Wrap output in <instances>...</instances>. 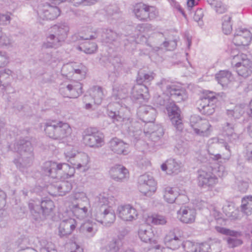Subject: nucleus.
I'll return each mask as SVG.
<instances>
[{"label":"nucleus","instance_id":"ddd939ff","mask_svg":"<svg viewBox=\"0 0 252 252\" xmlns=\"http://www.w3.org/2000/svg\"><path fill=\"white\" fill-rule=\"evenodd\" d=\"M139 190L147 196H150L156 190V183L149 174L141 175L138 179Z\"/></svg>","mask_w":252,"mask_h":252},{"label":"nucleus","instance_id":"69168bd1","mask_svg":"<svg viewBox=\"0 0 252 252\" xmlns=\"http://www.w3.org/2000/svg\"><path fill=\"white\" fill-rule=\"evenodd\" d=\"M7 58L5 52H0V67L6 65L7 63Z\"/></svg>","mask_w":252,"mask_h":252},{"label":"nucleus","instance_id":"79ce46f5","mask_svg":"<svg viewBox=\"0 0 252 252\" xmlns=\"http://www.w3.org/2000/svg\"><path fill=\"white\" fill-rule=\"evenodd\" d=\"M76 158L77 163L75 164V167L78 169L83 168V171H85L87 165L89 162V158L88 155L83 153L79 154Z\"/></svg>","mask_w":252,"mask_h":252},{"label":"nucleus","instance_id":"4c0bfd02","mask_svg":"<svg viewBox=\"0 0 252 252\" xmlns=\"http://www.w3.org/2000/svg\"><path fill=\"white\" fill-rule=\"evenodd\" d=\"M98 36V30L93 28H86L80 33L79 39L93 40Z\"/></svg>","mask_w":252,"mask_h":252},{"label":"nucleus","instance_id":"338daca9","mask_svg":"<svg viewBox=\"0 0 252 252\" xmlns=\"http://www.w3.org/2000/svg\"><path fill=\"white\" fill-rule=\"evenodd\" d=\"M149 132L150 133L151 137H154L157 135L158 138L162 136L164 134L163 129L161 127H158L157 131L151 130Z\"/></svg>","mask_w":252,"mask_h":252},{"label":"nucleus","instance_id":"4d7b16f0","mask_svg":"<svg viewBox=\"0 0 252 252\" xmlns=\"http://www.w3.org/2000/svg\"><path fill=\"white\" fill-rule=\"evenodd\" d=\"M97 49V46L95 43L92 42L89 44V46H85L83 51L86 54H93Z\"/></svg>","mask_w":252,"mask_h":252},{"label":"nucleus","instance_id":"aec40b11","mask_svg":"<svg viewBox=\"0 0 252 252\" xmlns=\"http://www.w3.org/2000/svg\"><path fill=\"white\" fill-rule=\"evenodd\" d=\"M177 218L180 221L187 224H191L195 221L196 210L188 207H182L177 211Z\"/></svg>","mask_w":252,"mask_h":252},{"label":"nucleus","instance_id":"6e6d98bb","mask_svg":"<svg viewBox=\"0 0 252 252\" xmlns=\"http://www.w3.org/2000/svg\"><path fill=\"white\" fill-rule=\"evenodd\" d=\"M11 18L9 13L0 14V25H7L10 24Z\"/></svg>","mask_w":252,"mask_h":252},{"label":"nucleus","instance_id":"680f3d73","mask_svg":"<svg viewBox=\"0 0 252 252\" xmlns=\"http://www.w3.org/2000/svg\"><path fill=\"white\" fill-rule=\"evenodd\" d=\"M203 15L202 9H198L195 11L193 18L195 21L198 22L202 19Z\"/></svg>","mask_w":252,"mask_h":252},{"label":"nucleus","instance_id":"9d476101","mask_svg":"<svg viewBox=\"0 0 252 252\" xmlns=\"http://www.w3.org/2000/svg\"><path fill=\"white\" fill-rule=\"evenodd\" d=\"M59 91L63 97L77 98L82 93V85L77 81L65 82L60 85Z\"/></svg>","mask_w":252,"mask_h":252},{"label":"nucleus","instance_id":"423d86ee","mask_svg":"<svg viewBox=\"0 0 252 252\" xmlns=\"http://www.w3.org/2000/svg\"><path fill=\"white\" fill-rule=\"evenodd\" d=\"M42 171L45 175L52 178L67 179L74 175L75 167L65 163H57L56 162L47 161L42 166Z\"/></svg>","mask_w":252,"mask_h":252},{"label":"nucleus","instance_id":"49530a36","mask_svg":"<svg viewBox=\"0 0 252 252\" xmlns=\"http://www.w3.org/2000/svg\"><path fill=\"white\" fill-rule=\"evenodd\" d=\"M231 17L226 15L222 18V29L225 34H230L232 31V24L231 22Z\"/></svg>","mask_w":252,"mask_h":252},{"label":"nucleus","instance_id":"2eb2a0df","mask_svg":"<svg viewBox=\"0 0 252 252\" xmlns=\"http://www.w3.org/2000/svg\"><path fill=\"white\" fill-rule=\"evenodd\" d=\"M166 108L172 125L177 131H182L184 128V125L179 107L173 103H170Z\"/></svg>","mask_w":252,"mask_h":252},{"label":"nucleus","instance_id":"1a4fd4ad","mask_svg":"<svg viewBox=\"0 0 252 252\" xmlns=\"http://www.w3.org/2000/svg\"><path fill=\"white\" fill-rule=\"evenodd\" d=\"M84 143L90 147L98 148L104 144L103 133L95 127L86 128L83 132Z\"/></svg>","mask_w":252,"mask_h":252},{"label":"nucleus","instance_id":"5701e85b","mask_svg":"<svg viewBox=\"0 0 252 252\" xmlns=\"http://www.w3.org/2000/svg\"><path fill=\"white\" fill-rule=\"evenodd\" d=\"M139 238L144 242L156 244L157 240L150 226L141 225L138 231Z\"/></svg>","mask_w":252,"mask_h":252},{"label":"nucleus","instance_id":"ea45409f","mask_svg":"<svg viewBox=\"0 0 252 252\" xmlns=\"http://www.w3.org/2000/svg\"><path fill=\"white\" fill-rule=\"evenodd\" d=\"M242 211L249 216L252 213V195L246 196L243 198L241 205Z\"/></svg>","mask_w":252,"mask_h":252},{"label":"nucleus","instance_id":"c9c22d12","mask_svg":"<svg viewBox=\"0 0 252 252\" xmlns=\"http://www.w3.org/2000/svg\"><path fill=\"white\" fill-rule=\"evenodd\" d=\"M123 246L122 240L119 237H116L112 238L104 247V249L107 252H118Z\"/></svg>","mask_w":252,"mask_h":252},{"label":"nucleus","instance_id":"f3484780","mask_svg":"<svg viewBox=\"0 0 252 252\" xmlns=\"http://www.w3.org/2000/svg\"><path fill=\"white\" fill-rule=\"evenodd\" d=\"M179 229H174L169 231L165 236L164 241L165 245L172 250L178 249L180 245H182V240Z\"/></svg>","mask_w":252,"mask_h":252},{"label":"nucleus","instance_id":"c03bdc74","mask_svg":"<svg viewBox=\"0 0 252 252\" xmlns=\"http://www.w3.org/2000/svg\"><path fill=\"white\" fill-rule=\"evenodd\" d=\"M71 205L75 203L78 204H88V199L85 193L83 192H78L74 193L72 197Z\"/></svg>","mask_w":252,"mask_h":252},{"label":"nucleus","instance_id":"f257e3e1","mask_svg":"<svg viewBox=\"0 0 252 252\" xmlns=\"http://www.w3.org/2000/svg\"><path fill=\"white\" fill-rule=\"evenodd\" d=\"M132 86L127 83L116 84L113 86L111 96V102L107 106V114L114 123H121L122 125L127 126L129 131L132 130L129 125L131 123L130 112L126 108L122 107L120 102L127 97Z\"/></svg>","mask_w":252,"mask_h":252},{"label":"nucleus","instance_id":"4be33fe9","mask_svg":"<svg viewBox=\"0 0 252 252\" xmlns=\"http://www.w3.org/2000/svg\"><path fill=\"white\" fill-rule=\"evenodd\" d=\"M252 39L251 32L247 29L237 30L234 35L233 42L236 46H247Z\"/></svg>","mask_w":252,"mask_h":252},{"label":"nucleus","instance_id":"f03ea898","mask_svg":"<svg viewBox=\"0 0 252 252\" xmlns=\"http://www.w3.org/2000/svg\"><path fill=\"white\" fill-rule=\"evenodd\" d=\"M162 92L161 95L156 94L153 98L155 105L164 106L168 103L169 98L176 102H181L188 98L186 91L180 86L175 84L169 79L162 78L157 83Z\"/></svg>","mask_w":252,"mask_h":252},{"label":"nucleus","instance_id":"09e8293b","mask_svg":"<svg viewBox=\"0 0 252 252\" xmlns=\"http://www.w3.org/2000/svg\"><path fill=\"white\" fill-rule=\"evenodd\" d=\"M148 220L154 225H164L167 222L166 218L164 216L159 215L149 217Z\"/></svg>","mask_w":252,"mask_h":252},{"label":"nucleus","instance_id":"393cba45","mask_svg":"<svg viewBox=\"0 0 252 252\" xmlns=\"http://www.w3.org/2000/svg\"><path fill=\"white\" fill-rule=\"evenodd\" d=\"M111 177L116 181L124 182L128 177V170L121 165H116L110 170Z\"/></svg>","mask_w":252,"mask_h":252},{"label":"nucleus","instance_id":"39448f33","mask_svg":"<svg viewBox=\"0 0 252 252\" xmlns=\"http://www.w3.org/2000/svg\"><path fill=\"white\" fill-rule=\"evenodd\" d=\"M43 127L46 135L54 140H63L72 132L68 124L60 121L48 120L43 124Z\"/></svg>","mask_w":252,"mask_h":252},{"label":"nucleus","instance_id":"473e14b6","mask_svg":"<svg viewBox=\"0 0 252 252\" xmlns=\"http://www.w3.org/2000/svg\"><path fill=\"white\" fill-rule=\"evenodd\" d=\"M80 229L87 237L92 238L97 232V227L95 222L88 221L81 225Z\"/></svg>","mask_w":252,"mask_h":252},{"label":"nucleus","instance_id":"37998d69","mask_svg":"<svg viewBox=\"0 0 252 252\" xmlns=\"http://www.w3.org/2000/svg\"><path fill=\"white\" fill-rule=\"evenodd\" d=\"M142 86L136 85L132 86L130 92V97L131 99H139L143 97V93H147Z\"/></svg>","mask_w":252,"mask_h":252},{"label":"nucleus","instance_id":"a18cd8bd","mask_svg":"<svg viewBox=\"0 0 252 252\" xmlns=\"http://www.w3.org/2000/svg\"><path fill=\"white\" fill-rule=\"evenodd\" d=\"M207 2L219 14L223 13L227 10L226 6L220 0H207Z\"/></svg>","mask_w":252,"mask_h":252},{"label":"nucleus","instance_id":"bf43d9fd","mask_svg":"<svg viewBox=\"0 0 252 252\" xmlns=\"http://www.w3.org/2000/svg\"><path fill=\"white\" fill-rule=\"evenodd\" d=\"M239 190L242 192H245L248 189V183L243 181L238 180L236 182Z\"/></svg>","mask_w":252,"mask_h":252},{"label":"nucleus","instance_id":"864d4df0","mask_svg":"<svg viewBox=\"0 0 252 252\" xmlns=\"http://www.w3.org/2000/svg\"><path fill=\"white\" fill-rule=\"evenodd\" d=\"M228 247L230 248H234L241 245L243 241L236 237H228L226 239Z\"/></svg>","mask_w":252,"mask_h":252},{"label":"nucleus","instance_id":"9b49d317","mask_svg":"<svg viewBox=\"0 0 252 252\" xmlns=\"http://www.w3.org/2000/svg\"><path fill=\"white\" fill-rule=\"evenodd\" d=\"M133 12L136 17L142 21L152 20L158 15L155 7L150 6L143 3L137 4L134 7Z\"/></svg>","mask_w":252,"mask_h":252},{"label":"nucleus","instance_id":"20e7f679","mask_svg":"<svg viewBox=\"0 0 252 252\" xmlns=\"http://www.w3.org/2000/svg\"><path fill=\"white\" fill-rule=\"evenodd\" d=\"M13 151L18 154L14 162L20 170L31 166L34 159L33 149L31 142L26 139H20L13 145Z\"/></svg>","mask_w":252,"mask_h":252},{"label":"nucleus","instance_id":"a19ab883","mask_svg":"<svg viewBox=\"0 0 252 252\" xmlns=\"http://www.w3.org/2000/svg\"><path fill=\"white\" fill-rule=\"evenodd\" d=\"M101 36L103 42L111 43L117 39L118 34L111 29H105L103 30Z\"/></svg>","mask_w":252,"mask_h":252},{"label":"nucleus","instance_id":"c756f323","mask_svg":"<svg viewBox=\"0 0 252 252\" xmlns=\"http://www.w3.org/2000/svg\"><path fill=\"white\" fill-rule=\"evenodd\" d=\"M63 41L57 35L53 32H51L46 36V41L42 45L43 49L56 48L62 45Z\"/></svg>","mask_w":252,"mask_h":252},{"label":"nucleus","instance_id":"412c9836","mask_svg":"<svg viewBox=\"0 0 252 252\" xmlns=\"http://www.w3.org/2000/svg\"><path fill=\"white\" fill-rule=\"evenodd\" d=\"M137 113L140 119L145 123H153L157 115L156 110L150 105L140 107Z\"/></svg>","mask_w":252,"mask_h":252},{"label":"nucleus","instance_id":"f8f14e48","mask_svg":"<svg viewBox=\"0 0 252 252\" xmlns=\"http://www.w3.org/2000/svg\"><path fill=\"white\" fill-rule=\"evenodd\" d=\"M190 126L194 132L200 136H209L211 132V126L206 120H202L198 116H193L190 118Z\"/></svg>","mask_w":252,"mask_h":252},{"label":"nucleus","instance_id":"0e129e2a","mask_svg":"<svg viewBox=\"0 0 252 252\" xmlns=\"http://www.w3.org/2000/svg\"><path fill=\"white\" fill-rule=\"evenodd\" d=\"M234 125L233 124L227 123L226 126L223 127L226 135L228 136L234 132Z\"/></svg>","mask_w":252,"mask_h":252},{"label":"nucleus","instance_id":"7ed1b4c3","mask_svg":"<svg viewBox=\"0 0 252 252\" xmlns=\"http://www.w3.org/2000/svg\"><path fill=\"white\" fill-rule=\"evenodd\" d=\"M113 197L109 198L106 193L99 194L95 199L96 208L94 214L95 220L104 225L112 223L116 219L115 213L111 205Z\"/></svg>","mask_w":252,"mask_h":252},{"label":"nucleus","instance_id":"6ab92c4d","mask_svg":"<svg viewBox=\"0 0 252 252\" xmlns=\"http://www.w3.org/2000/svg\"><path fill=\"white\" fill-rule=\"evenodd\" d=\"M118 217L125 221H132L137 218L136 210L129 204L121 205L118 207Z\"/></svg>","mask_w":252,"mask_h":252},{"label":"nucleus","instance_id":"de8ad7c7","mask_svg":"<svg viewBox=\"0 0 252 252\" xmlns=\"http://www.w3.org/2000/svg\"><path fill=\"white\" fill-rule=\"evenodd\" d=\"M244 109L243 105H236L234 109L227 111V115L234 119H239L244 113Z\"/></svg>","mask_w":252,"mask_h":252},{"label":"nucleus","instance_id":"5fc2aeb1","mask_svg":"<svg viewBox=\"0 0 252 252\" xmlns=\"http://www.w3.org/2000/svg\"><path fill=\"white\" fill-rule=\"evenodd\" d=\"M244 154L246 160L252 163V143H249L245 145Z\"/></svg>","mask_w":252,"mask_h":252},{"label":"nucleus","instance_id":"72a5a7b5","mask_svg":"<svg viewBox=\"0 0 252 252\" xmlns=\"http://www.w3.org/2000/svg\"><path fill=\"white\" fill-rule=\"evenodd\" d=\"M236 69L239 76L247 78L252 73V63L251 61H245L243 64L236 66Z\"/></svg>","mask_w":252,"mask_h":252},{"label":"nucleus","instance_id":"58836bf2","mask_svg":"<svg viewBox=\"0 0 252 252\" xmlns=\"http://www.w3.org/2000/svg\"><path fill=\"white\" fill-rule=\"evenodd\" d=\"M90 95L94 100L95 104H100L105 94L102 88L99 86H94L91 90Z\"/></svg>","mask_w":252,"mask_h":252},{"label":"nucleus","instance_id":"a211bd4d","mask_svg":"<svg viewBox=\"0 0 252 252\" xmlns=\"http://www.w3.org/2000/svg\"><path fill=\"white\" fill-rule=\"evenodd\" d=\"M198 173V184L200 187H212L218 182V178L211 172L200 170Z\"/></svg>","mask_w":252,"mask_h":252},{"label":"nucleus","instance_id":"c85d7f7f","mask_svg":"<svg viewBox=\"0 0 252 252\" xmlns=\"http://www.w3.org/2000/svg\"><path fill=\"white\" fill-rule=\"evenodd\" d=\"M109 145L110 150L115 153L127 154L126 149L127 148V145L120 139L117 138L112 139L109 142Z\"/></svg>","mask_w":252,"mask_h":252},{"label":"nucleus","instance_id":"052dcab7","mask_svg":"<svg viewBox=\"0 0 252 252\" xmlns=\"http://www.w3.org/2000/svg\"><path fill=\"white\" fill-rule=\"evenodd\" d=\"M76 151L72 147L68 146L64 152V155L66 158H71L76 156Z\"/></svg>","mask_w":252,"mask_h":252},{"label":"nucleus","instance_id":"3c124183","mask_svg":"<svg viewBox=\"0 0 252 252\" xmlns=\"http://www.w3.org/2000/svg\"><path fill=\"white\" fill-rule=\"evenodd\" d=\"M216 245H210L209 244L205 243L197 244V252H220L218 251H215Z\"/></svg>","mask_w":252,"mask_h":252},{"label":"nucleus","instance_id":"2f4dec72","mask_svg":"<svg viewBox=\"0 0 252 252\" xmlns=\"http://www.w3.org/2000/svg\"><path fill=\"white\" fill-rule=\"evenodd\" d=\"M69 28L66 23H62L53 26L50 32H53L63 41L66 38Z\"/></svg>","mask_w":252,"mask_h":252},{"label":"nucleus","instance_id":"4468645a","mask_svg":"<svg viewBox=\"0 0 252 252\" xmlns=\"http://www.w3.org/2000/svg\"><path fill=\"white\" fill-rule=\"evenodd\" d=\"M37 13L40 19L53 20L60 15V10L57 6L41 4L38 6Z\"/></svg>","mask_w":252,"mask_h":252},{"label":"nucleus","instance_id":"774afa93","mask_svg":"<svg viewBox=\"0 0 252 252\" xmlns=\"http://www.w3.org/2000/svg\"><path fill=\"white\" fill-rule=\"evenodd\" d=\"M6 194L5 192L0 189V208H2L5 204Z\"/></svg>","mask_w":252,"mask_h":252},{"label":"nucleus","instance_id":"a878e982","mask_svg":"<svg viewBox=\"0 0 252 252\" xmlns=\"http://www.w3.org/2000/svg\"><path fill=\"white\" fill-rule=\"evenodd\" d=\"M182 163L174 158H169L161 165L163 171H166L168 174H177L181 171Z\"/></svg>","mask_w":252,"mask_h":252},{"label":"nucleus","instance_id":"7c9ffc66","mask_svg":"<svg viewBox=\"0 0 252 252\" xmlns=\"http://www.w3.org/2000/svg\"><path fill=\"white\" fill-rule=\"evenodd\" d=\"M12 73L11 70L7 68L0 71V88L2 90L6 92L10 87V76Z\"/></svg>","mask_w":252,"mask_h":252},{"label":"nucleus","instance_id":"e2e57ef3","mask_svg":"<svg viewBox=\"0 0 252 252\" xmlns=\"http://www.w3.org/2000/svg\"><path fill=\"white\" fill-rule=\"evenodd\" d=\"M163 46L168 50H172L176 46V42L174 40L164 41L163 43Z\"/></svg>","mask_w":252,"mask_h":252},{"label":"nucleus","instance_id":"f704fd0d","mask_svg":"<svg viewBox=\"0 0 252 252\" xmlns=\"http://www.w3.org/2000/svg\"><path fill=\"white\" fill-rule=\"evenodd\" d=\"M215 78L219 84L222 87H225L231 82L232 75L228 70H221L216 74Z\"/></svg>","mask_w":252,"mask_h":252},{"label":"nucleus","instance_id":"6e6552de","mask_svg":"<svg viewBox=\"0 0 252 252\" xmlns=\"http://www.w3.org/2000/svg\"><path fill=\"white\" fill-rule=\"evenodd\" d=\"M218 101L216 93L207 91L204 93L203 97L197 101V108L204 115H212L215 111Z\"/></svg>","mask_w":252,"mask_h":252},{"label":"nucleus","instance_id":"bb28decb","mask_svg":"<svg viewBox=\"0 0 252 252\" xmlns=\"http://www.w3.org/2000/svg\"><path fill=\"white\" fill-rule=\"evenodd\" d=\"M156 74L153 72H146L144 70H140L138 71L136 77V83L138 85L142 86L146 92H148L147 85L154 80Z\"/></svg>","mask_w":252,"mask_h":252},{"label":"nucleus","instance_id":"8fccbe9b","mask_svg":"<svg viewBox=\"0 0 252 252\" xmlns=\"http://www.w3.org/2000/svg\"><path fill=\"white\" fill-rule=\"evenodd\" d=\"M250 61L247 56V55L241 53L233 56L232 64L234 65L235 67L238 65H240L243 64L244 61Z\"/></svg>","mask_w":252,"mask_h":252},{"label":"nucleus","instance_id":"e433bc0d","mask_svg":"<svg viewBox=\"0 0 252 252\" xmlns=\"http://www.w3.org/2000/svg\"><path fill=\"white\" fill-rule=\"evenodd\" d=\"M87 204H77L71 205L72 212L79 219H83L87 216L88 208Z\"/></svg>","mask_w":252,"mask_h":252},{"label":"nucleus","instance_id":"cd10ccee","mask_svg":"<svg viewBox=\"0 0 252 252\" xmlns=\"http://www.w3.org/2000/svg\"><path fill=\"white\" fill-rule=\"evenodd\" d=\"M162 194L165 201L168 203H173L178 201L181 198H186L184 195H178L176 189L170 187H166L162 189Z\"/></svg>","mask_w":252,"mask_h":252},{"label":"nucleus","instance_id":"13d9d810","mask_svg":"<svg viewBox=\"0 0 252 252\" xmlns=\"http://www.w3.org/2000/svg\"><path fill=\"white\" fill-rule=\"evenodd\" d=\"M13 40L10 36H7L4 33L0 39V45L3 46H8L12 44Z\"/></svg>","mask_w":252,"mask_h":252},{"label":"nucleus","instance_id":"b1692460","mask_svg":"<svg viewBox=\"0 0 252 252\" xmlns=\"http://www.w3.org/2000/svg\"><path fill=\"white\" fill-rule=\"evenodd\" d=\"M76 226V221L74 219L69 218L62 221L59 227V235L61 237L70 235Z\"/></svg>","mask_w":252,"mask_h":252},{"label":"nucleus","instance_id":"0eeeda50","mask_svg":"<svg viewBox=\"0 0 252 252\" xmlns=\"http://www.w3.org/2000/svg\"><path fill=\"white\" fill-rule=\"evenodd\" d=\"M28 206L31 214L36 220L45 219L51 214L55 207L54 202L51 200H43L40 205L32 200L29 202Z\"/></svg>","mask_w":252,"mask_h":252},{"label":"nucleus","instance_id":"dca6fc26","mask_svg":"<svg viewBox=\"0 0 252 252\" xmlns=\"http://www.w3.org/2000/svg\"><path fill=\"white\" fill-rule=\"evenodd\" d=\"M71 184L67 181H59L48 187L49 193L53 196H63L72 189Z\"/></svg>","mask_w":252,"mask_h":252},{"label":"nucleus","instance_id":"603ef678","mask_svg":"<svg viewBox=\"0 0 252 252\" xmlns=\"http://www.w3.org/2000/svg\"><path fill=\"white\" fill-rule=\"evenodd\" d=\"M183 248L186 252H197V244L186 241L182 243Z\"/></svg>","mask_w":252,"mask_h":252}]
</instances>
